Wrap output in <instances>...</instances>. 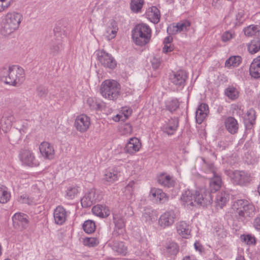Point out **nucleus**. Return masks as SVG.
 Here are the masks:
<instances>
[{"instance_id":"f257e3e1","label":"nucleus","mask_w":260,"mask_h":260,"mask_svg":"<svg viewBox=\"0 0 260 260\" xmlns=\"http://www.w3.org/2000/svg\"><path fill=\"white\" fill-rule=\"evenodd\" d=\"M24 80V71L20 67L13 65L0 68V80L6 84L17 86Z\"/></svg>"},{"instance_id":"f03ea898","label":"nucleus","mask_w":260,"mask_h":260,"mask_svg":"<svg viewBox=\"0 0 260 260\" xmlns=\"http://www.w3.org/2000/svg\"><path fill=\"white\" fill-rule=\"evenodd\" d=\"M23 20L22 15L17 12H9L3 15L0 19V33L8 37L17 31Z\"/></svg>"},{"instance_id":"7ed1b4c3","label":"nucleus","mask_w":260,"mask_h":260,"mask_svg":"<svg viewBox=\"0 0 260 260\" xmlns=\"http://www.w3.org/2000/svg\"><path fill=\"white\" fill-rule=\"evenodd\" d=\"M254 206L246 200H237L233 202L231 213L243 221H248L255 214Z\"/></svg>"},{"instance_id":"20e7f679","label":"nucleus","mask_w":260,"mask_h":260,"mask_svg":"<svg viewBox=\"0 0 260 260\" xmlns=\"http://www.w3.org/2000/svg\"><path fill=\"white\" fill-rule=\"evenodd\" d=\"M132 33L135 44L139 46H144L150 42L152 30L148 25L142 23L136 25Z\"/></svg>"},{"instance_id":"39448f33","label":"nucleus","mask_w":260,"mask_h":260,"mask_svg":"<svg viewBox=\"0 0 260 260\" xmlns=\"http://www.w3.org/2000/svg\"><path fill=\"white\" fill-rule=\"evenodd\" d=\"M120 85L114 80H106L101 85V92L102 96L110 100H116L120 94Z\"/></svg>"},{"instance_id":"423d86ee","label":"nucleus","mask_w":260,"mask_h":260,"mask_svg":"<svg viewBox=\"0 0 260 260\" xmlns=\"http://www.w3.org/2000/svg\"><path fill=\"white\" fill-rule=\"evenodd\" d=\"M225 173L235 184L245 185L251 180L250 174L244 171L226 170Z\"/></svg>"},{"instance_id":"0eeeda50","label":"nucleus","mask_w":260,"mask_h":260,"mask_svg":"<svg viewBox=\"0 0 260 260\" xmlns=\"http://www.w3.org/2000/svg\"><path fill=\"white\" fill-rule=\"evenodd\" d=\"M99 63L105 68L113 69L116 66V61L111 54L104 50H98L95 52Z\"/></svg>"},{"instance_id":"6e6552de","label":"nucleus","mask_w":260,"mask_h":260,"mask_svg":"<svg viewBox=\"0 0 260 260\" xmlns=\"http://www.w3.org/2000/svg\"><path fill=\"white\" fill-rule=\"evenodd\" d=\"M177 217V213L173 209L166 211L162 213L158 221V225L162 229L171 227L174 223Z\"/></svg>"},{"instance_id":"1a4fd4ad","label":"nucleus","mask_w":260,"mask_h":260,"mask_svg":"<svg viewBox=\"0 0 260 260\" xmlns=\"http://www.w3.org/2000/svg\"><path fill=\"white\" fill-rule=\"evenodd\" d=\"M194 199L196 204L203 206L211 205L213 200L211 193L205 188L196 191Z\"/></svg>"},{"instance_id":"9d476101","label":"nucleus","mask_w":260,"mask_h":260,"mask_svg":"<svg viewBox=\"0 0 260 260\" xmlns=\"http://www.w3.org/2000/svg\"><path fill=\"white\" fill-rule=\"evenodd\" d=\"M19 158L23 165L31 167L39 165V162L36 158L35 154L30 150H21L19 153Z\"/></svg>"},{"instance_id":"9b49d317","label":"nucleus","mask_w":260,"mask_h":260,"mask_svg":"<svg viewBox=\"0 0 260 260\" xmlns=\"http://www.w3.org/2000/svg\"><path fill=\"white\" fill-rule=\"evenodd\" d=\"M12 220L13 226L16 229L22 230L28 226V216L23 213H15L12 216Z\"/></svg>"},{"instance_id":"f8f14e48","label":"nucleus","mask_w":260,"mask_h":260,"mask_svg":"<svg viewBox=\"0 0 260 260\" xmlns=\"http://www.w3.org/2000/svg\"><path fill=\"white\" fill-rule=\"evenodd\" d=\"M16 121L15 117L12 111H8L4 113L0 121V128L7 133L11 129L12 124Z\"/></svg>"},{"instance_id":"ddd939ff","label":"nucleus","mask_w":260,"mask_h":260,"mask_svg":"<svg viewBox=\"0 0 260 260\" xmlns=\"http://www.w3.org/2000/svg\"><path fill=\"white\" fill-rule=\"evenodd\" d=\"M90 118L85 114H80L77 116L75 120V127L81 133L86 132L90 125Z\"/></svg>"},{"instance_id":"4468645a","label":"nucleus","mask_w":260,"mask_h":260,"mask_svg":"<svg viewBox=\"0 0 260 260\" xmlns=\"http://www.w3.org/2000/svg\"><path fill=\"white\" fill-rule=\"evenodd\" d=\"M150 199L156 204H163L168 200V197L162 189L152 188L149 192Z\"/></svg>"},{"instance_id":"2eb2a0df","label":"nucleus","mask_w":260,"mask_h":260,"mask_svg":"<svg viewBox=\"0 0 260 260\" xmlns=\"http://www.w3.org/2000/svg\"><path fill=\"white\" fill-rule=\"evenodd\" d=\"M39 150L41 155L46 159H52L54 157V147L49 142H42L39 145Z\"/></svg>"},{"instance_id":"dca6fc26","label":"nucleus","mask_w":260,"mask_h":260,"mask_svg":"<svg viewBox=\"0 0 260 260\" xmlns=\"http://www.w3.org/2000/svg\"><path fill=\"white\" fill-rule=\"evenodd\" d=\"M142 147L141 141L136 137L130 138L125 145L124 150L126 153L134 154L139 151Z\"/></svg>"},{"instance_id":"f3484780","label":"nucleus","mask_w":260,"mask_h":260,"mask_svg":"<svg viewBox=\"0 0 260 260\" xmlns=\"http://www.w3.org/2000/svg\"><path fill=\"white\" fill-rule=\"evenodd\" d=\"M136 238L141 244V251L137 254L140 256V260H149L150 256L149 255V250H148V243L145 236H136Z\"/></svg>"},{"instance_id":"a211bd4d","label":"nucleus","mask_w":260,"mask_h":260,"mask_svg":"<svg viewBox=\"0 0 260 260\" xmlns=\"http://www.w3.org/2000/svg\"><path fill=\"white\" fill-rule=\"evenodd\" d=\"M100 199L95 196V190L90 189L86 193L84 196L81 200V204L83 207L87 208L91 206L95 202Z\"/></svg>"},{"instance_id":"6ab92c4d","label":"nucleus","mask_w":260,"mask_h":260,"mask_svg":"<svg viewBox=\"0 0 260 260\" xmlns=\"http://www.w3.org/2000/svg\"><path fill=\"white\" fill-rule=\"evenodd\" d=\"M68 212L62 206H58L54 210L53 218L56 224L61 225L67 220Z\"/></svg>"},{"instance_id":"aec40b11","label":"nucleus","mask_w":260,"mask_h":260,"mask_svg":"<svg viewBox=\"0 0 260 260\" xmlns=\"http://www.w3.org/2000/svg\"><path fill=\"white\" fill-rule=\"evenodd\" d=\"M145 15L147 19L154 24L158 23L160 20V12L155 6L149 7L146 9Z\"/></svg>"},{"instance_id":"412c9836","label":"nucleus","mask_w":260,"mask_h":260,"mask_svg":"<svg viewBox=\"0 0 260 260\" xmlns=\"http://www.w3.org/2000/svg\"><path fill=\"white\" fill-rule=\"evenodd\" d=\"M120 175V172L117 168H108L104 172L103 179L112 183L118 180Z\"/></svg>"},{"instance_id":"4be33fe9","label":"nucleus","mask_w":260,"mask_h":260,"mask_svg":"<svg viewBox=\"0 0 260 260\" xmlns=\"http://www.w3.org/2000/svg\"><path fill=\"white\" fill-rule=\"evenodd\" d=\"M187 78V75L186 72L179 70L174 73L170 79L171 82L176 86H184Z\"/></svg>"},{"instance_id":"5701e85b","label":"nucleus","mask_w":260,"mask_h":260,"mask_svg":"<svg viewBox=\"0 0 260 260\" xmlns=\"http://www.w3.org/2000/svg\"><path fill=\"white\" fill-rule=\"evenodd\" d=\"M190 26V23L187 20L182 21L176 25H170L167 28V31L170 34H175L181 31L187 30Z\"/></svg>"},{"instance_id":"b1692460","label":"nucleus","mask_w":260,"mask_h":260,"mask_svg":"<svg viewBox=\"0 0 260 260\" xmlns=\"http://www.w3.org/2000/svg\"><path fill=\"white\" fill-rule=\"evenodd\" d=\"M209 113L208 106L205 103L201 104L196 112V119L198 123L201 124L206 118Z\"/></svg>"},{"instance_id":"393cba45","label":"nucleus","mask_w":260,"mask_h":260,"mask_svg":"<svg viewBox=\"0 0 260 260\" xmlns=\"http://www.w3.org/2000/svg\"><path fill=\"white\" fill-rule=\"evenodd\" d=\"M222 184L220 176L214 171L213 176L210 179L209 189L211 192H215L220 189Z\"/></svg>"},{"instance_id":"a878e982","label":"nucleus","mask_w":260,"mask_h":260,"mask_svg":"<svg viewBox=\"0 0 260 260\" xmlns=\"http://www.w3.org/2000/svg\"><path fill=\"white\" fill-rule=\"evenodd\" d=\"M136 182L130 181L124 188L123 193L126 200L130 203L135 200V190L136 189Z\"/></svg>"},{"instance_id":"bb28decb","label":"nucleus","mask_w":260,"mask_h":260,"mask_svg":"<svg viewBox=\"0 0 260 260\" xmlns=\"http://www.w3.org/2000/svg\"><path fill=\"white\" fill-rule=\"evenodd\" d=\"M194 197V192L192 191L189 190L184 191L180 198L182 205L185 207L194 206L196 203Z\"/></svg>"},{"instance_id":"cd10ccee","label":"nucleus","mask_w":260,"mask_h":260,"mask_svg":"<svg viewBox=\"0 0 260 260\" xmlns=\"http://www.w3.org/2000/svg\"><path fill=\"white\" fill-rule=\"evenodd\" d=\"M108 244L118 254L125 255L127 253V246L123 242L110 241Z\"/></svg>"},{"instance_id":"c85d7f7f","label":"nucleus","mask_w":260,"mask_h":260,"mask_svg":"<svg viewBox=\"0 0 260 260\" xmlns=\"http://www.w3.org/2000/svg\"><path fill=\"white\" fill-rule=\"evenodd\" d=\"M178 122L177 118H171L163 125V131L169 135H173L177 129Z\"/></svg>"},{"instance_id":"c756f323","label":"nucleus","mask_w":260,"mask_h":260,"mask_svg":"<svg viewBox=\"0 0 260 260\" xmlns=\"http://www.w3.org/2000/svg\"><path fill=\"white\" fill-rule=\"evenodd\" d=\"M176 230L178 234L183 238L188 239L190 237L191 230L189 225L185 221L178 222Z\"/></svg>"},{"instance_id":"7c9ffc66","label":"nucleus","mask_w":260,"mask_h":260,"mask_svg":"<svg viewBox=\"0 0 260 260\" xmlns=\"http://www.w3.org/2000/svg\"><path fill=\"white\" fill-rule=\"evenodd\" d=\"M113 220L115 223L114 232L118 235L123 234L125 231V221L122 216L114 214Z\"/></svg>"},{"instance_id":"2f4dec72","label":"nucleus","mask_w":260,"mask_h":260,"mask_svg":"<svg viewBox=\"0 0 260 260\" xmlns=\"http://www.w3.org/2000/svg\"><path fill=\"white\" fill-rule=\"evenodd\" d=\"M224 125L226 130L231 134H235L238 132L239 124L237 120L233 117H228L224 121Z\"/></svg>"},{"instance_id":"473e14b6","label":"nucleus","mask_w":260,"mask_h":260,"mask_svg":"<svg viewBox=\"0 0 260 260\" xmlns=\"http://www.w3.org/2000/svg\"><path fill=\"white\" fill-rule=\"evenodd\" d=\"M250 75L252 77H260V55L253 59L249 68Z\"/></svg>"},{"instance_id":"72a5a7b5","label":"nucleus","mask_w":260,"mask_h":260,"mask_svg":"<svg viewBox=\"0 0 260 260\" xmlns=\"http://www.w3.org/2000/svg\"><path fill=\"white\" fill-rule=\"evenodd\" d=\"M92 212L98 217L105 218L110 215V211L105 205L98 204L92 208Z\"/></svg>"},{"instance_id":"f704fd0d","label":"nucleus","mask_w":260,"mask_h":260,"mask_svg":"<svg viewBox=\"0 0 260 260\" xmlns=\"http://www.w3.org/2000/svg\"><path fill=\"white\" fill-rule=\"evenodd\" d=\"M157 181L161 185L170 187L173 186L175 181L173 178L167 173H162L157 177Z\"/></svg>"},{"instance_id":"c9c22d12","label":"nucleus","mask_w":260,"mask_h":260,"mask_svg":"<svg viewBox=\"0 0 260 260\" xmlns=\"http://www.w3.org/2000/svg\"><path fill=\"white\" fill-rule=\"evenodd\" d=\"M256 119V112L252 109H249L246 113L245 118V124L247 128H251Z\"/></svg>"},{"instance_id":"e433bc0d","label":"nucleus","mask_w":260,"mask_h":260,"mask_svg":"<svg viewBox=\"0 0 260 260\" xmlns=\"http://www.w3.org/2000/svg\"><path fill=\"white\" fill-rule=\"evenodd\" d=\"M157 212L151 208L145 209L142 218L146 222L151 223L156 220Z\"/></svg>"},{"instance_id":"4c0bfd02","label":"nucleus","mask_w":260,"mask_h":260,"mask_svg":"<svg viewBox=\"0 0 260 260\" xmlns=\"http://www.w3.org/2000/svg\"><path fill=\"white\" fill-rule=\"evenodd\" d=\"M229 200V195L225 191H221L218 193L215 199L217 206L222 208Z\"/></svg>"},{"instance_id":"58836bf2","label":"nucleus","mask_w":260,"mask_h":260,"mask_svg":"<svg viewBox=\"0 0 260 260\" xmlns=\"http://www.w3.org/2000/svg\"><path fill=\"white\" fill-rule=\"evenodd\" d=\"M118 28L114 22H112L110 25L106 28L105 37L108 40L114 39L117 34Z\"/></svg>"},{"instance_id":"ea45409f","label":"nucleus","mask_w":260,"mask_h":260,"mask_svg":"<svg viewBox=\"0 0 260 260\" xmlns=\"http://www.w3.org/2000/svg\"><path fill=\"white\" fill-rule=\"evenodd\" d=\"M249 53L253 54L260 50V40L258 38L251 40L247 45Z\"/></svg>"},{"instance_id":"a19ab883","label":"nucleus","mask_w":260,"mask_h":260,"mask_svg":"<svg viewBox=\"0 0 260 260\" xmlns=\"http://www.w3.org/2000/svg\"><path fill=\"white\" fill-rule=\"evenodd\" d=\"M241 57L240 56H233L227 59L225 62V67L229 69L238 67L241 62Z\"/></svg>"},{"instance_id":"79ce46f5","label":"nucleus","mask_w":260,"mask_h":260,"mask_svg":"<svg viewBox=\"0 0 260 260\" xmlns=\"http://www.w3.org/2000/svg\"><path fill=\"white\" fill-rule=\"evenodd\" d=\"M224 94L229 99L234 101L239 97V92L236 87L233 86H229L225 89Z\"/></svg>"},{"instance_id":"37998d69","label":"nucleus","mask_w":260,"mask_h":260,"mask_svg":"<svg viewBox=\"0 0 260 260\" xmlns=\"http://www.w3.org/2000/svg\"><path fill=\"white\" fill-rule=\"evenodd\" d=\"M245 36L248 37L256 36L259 35L260 27L258 25H250L245 27L244 30Z\"/></svg>"},{"instance_id":"c03bdc74","label":"nucleus","mask_w":260,"mask_h":260,"mask_svg":"<svg viewBox=\"0 0 260 260\" xmlns=\"http://www.w3.org/2000/svg\"><path fill=\"white\" fill-rule=\"evenodd\" d=\"M11 193L8 188L3 185L0 186V203L5 204L10 199Z\"/></svg>"},{"instance_id":"a18cd8bd","label":"nucleus","mask_w":260,"mask_h":260,"mask_svg":"<svg viewBox=\"0 0 260 260\" xmlns=\"http://www.w3.org/2000/svg\"><path fill=\"white\" fill-rule=\"evenodd\" d=\"M86 104L92 110H101L103 104L98 102L95 98L89 97L86 100Z\"/></svg>"},{"instance_id":"49530a36","label":"nucleus","mask_w":260,"mask_h":260,"mask_svg":"<svg viewBox=\"0 0 260 260\" xmlns=\"http://www.w3.org/2000/svg\"><path fill=\"white\" fill-rule=\"evenodd\" d=\"M179 105L178 99L176 98L168 99L166 102V108L171 112L176 111L179 108Z\"/></svg>"},{"instance_id":"de8ad7c7","label":"nucleus","mask_w":260,"mask_h":260,"mask_svg":"<svg viewBox=\"0 0 260 260\" xmlns=\"http://www.w3.org/2000/svg\"><path fill=\"white\" fill-rule=\"evenodd\" d=\"M79 192V187L77 186H69L67 190L65 197L68 200H72L75 198Z\"/></svg>"},{"instance_id":"09e8293b","label":"nucleus","mask_w":260,"mask_h":260,"mask_svg":"<svg viewBox=\"0 0 260 260\" xmlns=\"http://www.w3.org/2000/svg\"><path fill=\"white\" fill-rule=\"evenodd\" d=\"M95 227L94 222L91 220H86L82 225L83 230L87 234H90L94 232Z\"/></svg>"},{"instance_id":"8fccbe9b","label":"nucleus","mask_w":260,"mask_h":260,"mask_svg":"<svg viewBox=\"0 0 260 260\" xmlns=\"http://www.w3.org/2000/svg\"><path fill=\"white\" fill-rule=\"evenodd\" d=\"M144 3V0H132L130 4L131 10L135 13L140 12Z\"/></svg>"},{"instance_id":"3c124183","label":"nucleus","mask_w":260,"mask_h":260,"mask_svg":"<svg viewBox=\"0 0 260 260\" xmlns=\"http://www.w3.org/2000/svg\"><path fill=\"white\" fill-rule=\"evenodd\" d=\"M241 240L247 245H254L256 243L255 238L251 234H243L240 237Z\"/></svg>"},{"instance_id":"603ef678","label":"nucleus","mask_w":260,"mask_h":260,"mask_svg":"<svg viewBox=\"0 0 260 260\" xmlns=\"http://www.w3.org/2000/svg\"><path fill=\"white\" fill-rule=\"evenodd\" d=\"M99 240L95 237L85 238L83 240V243L88 247H95L99 244Z\"/></svg>"},{"instance_id":"864d4df0","label":"nucleus","mask_w":260,"mask_h":260,"mask_svg":"<svg viewBox=\"0 0 260 260\" xmlns=\"http://www.w3.org/2000/svg\"><path fill=\"white\" fill-rule=\"evenodd\" d=\"M119 131L122 135H128L132 134L133 132V128L130 124L126 123L121 126Z\"/></svg>"},{"instance_id":"5fc2aeb1","label":"nucleus","mask_w":260,"mask_h":260,"mask_svg":"<svg viewBox=\"0 0 260 260\" xmlns=\"http://www.w3.org/2000/svg\"><path fill=\"white\" fill-rule=\"evenodd\" d=\"M121 111V117L122 121H124L127 119L132 113V109L127 107H122Z\"/></svg>"},{"instance_id":"6e6d98bb","label":"nucleus","mask_w":260,"mask_h":260,"mask_svg":"<svg viewBox=\"0 0 260 260\" xmlns=\"http://www.w3.org/2000/svg\"><path fill=\"white\" fill-rule=\"evenodd\" d=\"M235 37V34L232 31H226L222 35V41L223 42H228Z\"/></svg>"},{"instance_id":"4d7b16f0","label":"nucleus","mask_w":260,"mask_h":260,"mask_svg":"<svg viewBox=\"0 0 260 260\" xmlns=\"http://www.w3.org/2000/svg\"><path fill=\"white\" fill-rule=\"evenodd\" d=\"M12 3V0H0V12L8 8Z\"/></svg>"},{"instance_id":"13d9d810","label":"nucleus","mask_w":260,"mask_h":260,"mask_svg":"<svg viewBox=\"0 0 260 260\" xmlns=\"http://www.w3.org/2000/svg\"><path fill=\"white\" fill-rule=\"evenodd\" d=\"M18 201L20 203L22 204H27L28 205H30L32 203V200L29 199L28 196L25 194L21 195L19 197Z\"/></svg>"},{"instance_id":"bf43d9fd","label":"nucleus","mask_w":260,"mask_h":260,"mask_svg":"<svg viewBox=\"0 0 260 260\" xmlns=\"http://www.w3.org/2000/svg\"><path fill=\"white\" fill-rule=\"evenodd\" d=\"M151 62L152 66L154 69H157L160 64V58L157 56H154L151 59Z\"/></svg>"},{"instance_id":"052dcab7","label":"nucleus","mask_w":260,"mask_h":260,"mask_svg":"<svg viewBox=\"0 0 260 260\" xmlns=\"http://www.w3.org/2000/svg\"><path fill=\"white\" fill-rule=\"evenodd\" d=\"M253 225L258 232H260V215H258L254 220Z\"/></svg>"},{"instance_id":"680f3d73","label":"nucleus","mask_w":260,"mask_h":260,"mask_svg":"<svg viewBox=\"0 0 260 260\" xmlns=\"http://www.w3.org/2000/svg\"><path fill=\"white\" fill-rule=\"evenodd\" d=\"M164 47L162 49V51L164 53H168L169 52H171L173 50V47L171 44H164Z\"/></svg>"},{"instance_id":"e2e57ef3","label":"nucleus","mask_w":260,"mask_h":260,"mask_svg":"<svg viewBox=\"0 0 260 260\" xmlns=\"http://www.w3.org/2000/svg\"><path fill=\"white\" fill-rule=\"evenodd\" d=\"M194 247L196 251H199V252H202L203 250V248L201 244L196 241L194 243Z\"/></svg>"},{"instance_id":"0e129e2a","label":"nucleus","mask_w":260,"mask_h":260,"mask_svg":"<svg viewBox=\"0 0 260 260\" xmlns=\"http://www.w3.org/2000/svg\"><path fill=\"white\" fill-rule=\"evenodd\" d=\"M63 48L62 45L61 44H58L56 46H53L52 47L51 49L52 51L54 53H56L61 50Z\"/></svg>"},{"instance_id":"69168bd1","label":"nucleus","mask_w":260,"mask_h":260,"mask_svg":"<svg viewBox=\"0 0 260 260\" xmlns=\"http://www.w3.org/2000/svg\"><path fill=\"white\" fill-rule=\"evenodd\" d=\"M172 249V252H171L172 254H176L178 250V247L177 245L175 243H172L170 245L169 247H168V249Z\"/></svg>"},{"instance_id":"338daca9","label":"nucleus","mask_w":260,"mask_h":260,"mask_svg":"<svg viewBox=\"0 0 260 260\" xmlns=\"http://www.w3.org/2000/svg\"><path fill=\"white\" fill-rule=\"evenodd\" d=\"M172 40L173 39L172 37L168 36L164 39V44H171Z\"/></svg>"},{"instance_id":"774afa93","label":"nucleus","mask_w":260,"mask_h":260,"mask_svg":"<svg viewBox=\"0 0 260 260\" xmlns=\"http://www.w3.org/2000/svg\"><path fill=\"white\" fill-rule=\"evenodd\" d=\"M242 12L239 13L237 15V20H238L239 23H242L243 21L244 20L243 19H242Z\"/></svg>"}]
</instances>
